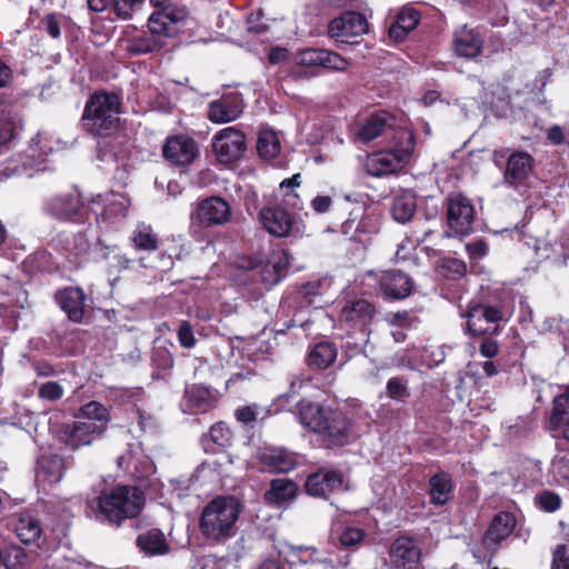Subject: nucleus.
I'll use <instances>...</instances> for the list:
<instances>
[{"label": "nucleus", "instance_id": "obj_1", "mask_svg": "<svg viewBox=\"0 0 569 569\" xmlns=\"http://www.w3.org/2000/svg\"><path fill=\"white\" fill-rule=\"evenodd\" d=\"M298 417L305 428L331 445L342 446L353 436V425L340 409L301 400L298 403Z\"/></svg>", "mask_w": 569, "mask_h": 569}, {"label": "nucleus", "instance_id": "obj_2", "mask_svg": "<svg viewBox=\"0 0 569 569\" xmlns=\"http://www.w3.org/2000/svg\"><path fill=\"white\" fill-rule=\"evenodd\" d=\"M187 17V11L152 13L146 30L123 39V50L131 56H142L160 51L177 33L176 24Z\"/></svg>", "mask_w": 569, "mask_h": 569}, {"label": "nucleus", "instance_id": "obj_3", "mask_svg": "<svg viewBox=\"0 0 569 569\" xmlns=\"http://www.w3.org/2000/svg\"><path fill=\"white\" fill-rule=\"evenodd\" d=\"M121 98L107 91L94 92L86 102L82 128L94 137H107L119 128Z\"/></svg>", "mask_w": 569, "mask_h": 569}, {"label": "nucleus", "instance_id": "obj_4", "mask_svg": "<svg viewBox=\"0 0 569 569\" xmlns=\"http://www.w3.org/2000/svg\"><path fill=\"white\" fill-rule=\"evenodd\" d=\"M240 515V503L233 497H218L202 510L200 530L211 542H221L237 532V521Z\"/></svg>", "mask_w": 569, "mask_h": 569}, {"label": "nucleus", "instance_id": "obj_5", "mask_svg": "<svg viewBox=\"0 0 569 569\" xmlns=\"http://www.w3.org/2000/svg\"><path fill=\"white\" fill-rule=\"evenodd\" d=\"M415 149L411 131L400 130L391 149L370 154L366 161V171L372 177H383L401 170L409 163Z\"/></svg>", "mask_w": 569, "mask_h": 569}, {"label": "nucleus", "instance_id": "obj_6", "mask_svg": "<svg viewBox=\"0 0 569 569\" xmlns=\"http://www.w3.org/2000/svg\"><path fill=\"white\" fill-rule=\"evenodd\" d=\"M143 507V499L136 488L120 486L101 493L99 508L114 523L137 517Z\"/></svg>", "mask_w": 569, "mask_h": 569}, {"label": "nucleus", "instance_id": "obj_7", "mask_svg": "<svg viewBox=\"0 0 569 569\" xmlns=\"http://www.w3.org/2000/svg\"><path fill=\"white\" fill-rule=\"evenodd\" d=\"M446 217L449 230L443 236L466 237L472 231L475 208L471 201L461 193L448 196L446 201Z\"/></svg>", "mask_w": 569, "mask_h": 569}, {"label": "nucleus", "instance_id": "obj_8", "mask_svg": "<svg viewBox=\"0 0 569 569\" xmlns=\"http://www.w3.org/2000/svg\"><path fill=\"white\" fill-rule=\"evenodd\" d=\"M288 263L289 254L284 250H273L267 261L257 257H241L236 262L240 269H259L261 281L267 287H272L280 281Z\"/></svg>", "mask_w": 569, "mask_h": 569}, {"label": "nucleus", "instance_id": "obj_9", "mask_svg": "<svg viewBox=\"0 0 569 569\" xmlns=\"http://www.w3.org/2000/svg\"><path fill=\"white\" fill-rule=\"evenodd\" d=\"M190 217L194 227L211 228L222 226L231 219V207L221 197H209L194 206Z\"/></svg>", "mask_w": 569, "mask_h": 569}, {"label": "nucleus", "instance_id": "obj_10", "mask_svg": "<svg viewBox=\"0 0 569 569\" xmlns=\"http://www.w3.org/2000/svg\"><path fill=\"white\" fill-rule=\"evenodd\" d=\"M259 220L270 234L278 238L298 237L303 232L301 222L278 206L262 208L259 212Z\"/></svg>", "mask_w": 569, "mask_h": 569}, {"label": "nucleus", "instance_id": "obj_11", "mask_svg": "<svg viewBox=\"0 0 569 569\" xmlns=\"http://www.w3.org/2000/svg\"><path fill=\"white\" fill-rule=\"evenodd\" d=\"M212 148L221 163L233 162L247 149L244 134L236 127H227L213 136Z\"/></svg>", "mask_w": 569, "mask_h": 569}, {"label": "nucleus", "instance_id": "obj_12", "mask_svg": "<svg viewBox=\"0 0 569 569\" xmlns=\"http://www.w3.org/2000/svg\"><path fill=\"white\" fill-rule=\"evenodd\" d=\"M467 319V329L472 336L493 333L498 322L502 319V311L492 306L471 303L463 316Z\"/></svg>", "mask_w": 569, "mask_h": 569}, {"label": "nucleus", "instance_id": "obj_13", "mask_svg": "<svg viewBox=\"0 0 569 569\" xmlns=\"http://www.w3.org/2000/svg\"><path fill=\"white\" fill-rule=\"evenodd\" d=\"M102 426L89 423L84 420L77 418L71 423L66 425L60 433V440L68 448L76 450L83 446H90L96 439L100 438Z\"/></svg>", "mask_w": 569, "mask_h": 569}, {"label": "nucleus", "instance_id": "obj_14", "mask_svg": "<svg viewBox=\"0 0 569 569\" xmlns=\"http://www.w3.org/2000/svg\"><path fill=\"white\" fill-rule=\"evenodd\" d=\"M43 210L62 221H79L83 216V203L77 193H63L48 199Z\"/></svg>", "mask_w": 569, "mask_h": 569}, {"label": "nucleus", "instance_id": "obj_15", "mask_svg": "<svg viewBox=\"0 0 569 569\" xmlns=\"http://www.w3.org/2000/svg\"><path fill=\"white\" fill-rule=\"evenodd\" d=\"M376 309L368 300L352 298L343 302L339 311V320L353 329H365L371 323Z\"/></svg>", "mask_w": 569, "mask_h": 569}, {"label": "nucleus", "instance_id": "obj_16", "mask_svg": "<svg viewBox=\"0 0 569 569\" xmlns=\"http://www.w3.org/2000/svg\"><path fill=\"white\" fill-rule=\"evenodd\" d=\"M244 103L241 94L229 92L208 106V119L213 123H227L237 120L243 112Z\"/></svg>", "mask_w": 569, "mask_h": 569}, {"label": "nucleus", "instance_id": "obj_17", "mask_svg": "<svg viewBox=\"0 0 569 569\" xmlns=\"http://www.w3.org/2000/svg\"><path fill=\"white\" fill-rule=\"evenodd\" d=\"M305 488L308 495L328 498L343 488V476L333 469H320L308 476Z\"/></svg>", "mask_w": 569, "mask_h": 569}, {"label": "nucleus", "instance_id": "obj_18", "mask_svg": "<svg viewBox=\"0 0 569 569\" xmlns=\"http://www.w3.org/2000/svg\"><path fill=\"white\" fill-rule=\"evenodd\" d=\"M366 18L358 12H346L329 23V34L340 42H349L351 38L367 32Z\"/></svg>", "mask_w": 569, "mask_h": 569}, {"label": "nucleus", "instance_id": "obj_19", "mask_svg": "<svg viewBox=\"0 0 569 569\" xmlns=\"http://www.w3.org/2000/svg\"><path fill=\"white\" fill-rule=\"evenodd\" d=\"M162 151L163 157L177 166L191 163L199 153L197 142L187 136L168 138Z\"/></svg>", "mask_w": 569, "mask_h": 569}, {"label": "nucleus", "instance_id": "obj_20", "mask_svg": "<svg viewBox=\"0 0 569 569\" xmlns=\"http://www.w3.org/2000/svg\"><path fill=\"white\" fill-rule=\"evenodd\" d=\"M129 208V200L120 193L98 194L91 201V210L102 220H110L117 217H124Z\"/></svg>", "mask_w": 569, "mask_h": 569}, {"label": "nucleus", "instance_id": "obj_21", "mask_svg": "<svg viewBox=\"0 0 569 569\" xmlns=\"http://www.w3.org/2000/svg\"><path fill=\"white\" fill-rule=\"evenodd\" d=\"M214 392L203 385H191L187 387L181 402V408L186 413L207 412L216 403Z\"/></svg>", "mask_w": 569, "mask_h": 569}, {"label": "nucleus", "instance_id": "obj_22", "mask_svg": "<svg viewBox=\"0 0 569 569\" xmlns=\"http://www.w3.org/2000/svg\"><path fill=\"white\" fill-rule=\"evenodd\" d=\"M420 555L416 541L406 536L397 538L389 551L390 560L398 569L411 568L419 561Z\"/></svg>", "mask_w": 569, "mask_h": 569}, {"label": "nucleus", "instance_id": "obj_23", "mask_svg": "<svg viewBox=\"0 0 569 569\" xmlns=\"http://www.w3.org/2000/svg\"><path fill=\"white\" fill-rule=\"evenodd\" d=\"M532 158L523 151H515L508 156L503 180L508 186L517 187L522 183L532 171Z\"/></svg>", "mask_w": 569, "mask_h": 569}, {"label": "nucleus", "instance_id": "obj_24", "mask_svg": "<svg viewBox=\"0 0 569 569\" xmlns=\"http://www.w3.org/2000/svg\"><path fill=\"white\" fill-rule=\"evenodd\" d=\"M382 293L391 299H403L411 293L412 280L399 270L383 271L379 277Z\"/></svg>", "mask_w": 569, "mask_h": 569}, {"label": "nucleus", "instance_id": "obj_25", "mask_svg": "<svg viewBox=\"0 0 569 569\" xmlns=\"http://www.w3.org/2000/svg\"><path fill=\"white\" fill-rule=\"evenodd\" d=\"M516 526L515 517L509 512L498 513L482 538L485 548L495 552L497 546L513 531Z\"/></svg>", "mask_w": 569, "mask_h": 569}, {"label": "nucleus", "instance_id": "obj_26", "mask_svg": "<svg viewBox=\"0 0 569 569\" xmlns=\"http://www.w3.org/2000/svg\"><path fill=\"white\" fill-rule=\"evenodd\" d=\"M259 460L263 468L270 472H289L296 465V456L286 449L266 447L259 453Z\"/></svg>", "mask_w": 569, "mask_h": 569}, {"label": "nucleus", "instance_id": "obj_27", "mask_svg": "<svg viewBox=\"0 0 569 569\" xmlns=\"http://www.w3.org/2000/svg\"><path fill=\"white\" fill-rule=\"evenodd\" d=\"M56 301L72 321L82 320L86 306V296L82 289L64 288L56 293Z\"/></svg>", "mask_w": 569, "mask_h": 569}, {"label": "nucleus", "instance_id": "obj_28", "mask_svg": "<svg viewBox=\"0 0 569 569\" xmlns=\"http://www.w3.org/2000/svg\"><path fill=\"white\" fill-rule=\"evenodd\" d=\"M63 475V460L57 455L42 456L38 460L36 481L39 486L58 483Z\"/></svg>", "mask_w": 569, "mask_h": 569}, {"label": "nucleus", "instance_id": "obj_29", "mask_svg": "<svg viewBox=\"0 0 569 569\" xmlns=\"http://www.w3.org/2000/svg\"><path fill=\"white\" fill-rule=\"evenodd\" d=\"M420 20V13L413 8L401 9L396 21L389 28V37L395 41H402L412 31Z\"/></svg>", "mask_w": 569, "mask_h": 569}, {"label": "nucleus", "instance_id": "obj_30", "mask_svg": "<svg viewBox=\"0 0 569 569\" xmlns=\"http://www.w3.org/2000/svg\"><path fill=\"white\" fill-rule=\"evenodd\" d=\"M138 548L147 556H161L169 551L164 535L159 529H150L137 537Z\"/></svg>", "mask_w": 569, "mask_h": 569}, {"label": "nucleus", "instance_id": "obj_31", "mask_svg": "<svg viewBox=\"0 0 569 569\" xmlns=\"http://www.w3.org/2000/svg\"><path fill=\"white\" fill-rule=\"evenodd\" d=\"M13 527L17 537L23 543H31L37 541L42 533V528L39 520L29 512L18 513L16 516Z\"/></svg>", "mask_w": 569, "mask_h": 569}, {"label": "nucleus", "instance_id": "obj_32", "mask_svg": "<svg viewBox=\"0 0 569 569\" xmlns=\"http://www.w3.org/2000/svg\"><path fill=\"white\" fill-rule=\"evenodd\" d=\"M453 49L461 57L473 58L481 50V40L473 30L463 27L456 32Z\"/></svg>", "mask_w": 569, "mask_h": 569}, {"label": "nucleus", "instance_id": "obj_33", "mask_svg": "<svg viewBox=\"0 0 569 569\" xmlns=\"http://www.w3.org/2000/svg\"><path fill=\"white\" fill-rule=\"evenodd\" d=\"M337 358V348L331 342H319L309 352L307 363L316 370L330 367Z\"/></svg>", "mask_w": 569, "mask_h": 569}, {"label": "nucleus", "instance_id": "obj_34", "mask_svg": "<svg viewBox=\"0 0 569 569\" xmlns=\"http://www.w3.org/2000/svg\"><path fill=\"white\" fill-rule=\"evenodd\" d=\"M30 555L16 543L0 545V567L6 569H18L29 566Z\"/></svg>", "mask_w": 569, "mask_h": 569}, {"label": "nucleus", "instance_id": "obj_35", "mask_svg": "<svg viewBox=\"0 0 569 569\" xmlns=\"http://www.w3.org/2000/svg\"><path fill=\"white\" fill-rule=\"evenodd\" d=\"M391 116L386 111H380L372 114L358 130V138L361 141L368 142L380 134H382L386 128L389 126Z\"/></svg>", "mask_w": 569, "mask_h": 569}, {"label": "nucleus", "instance_id": "obj_36", "mask_svg": "<svg viewBox=\"0 0 569 569\" xmlns=\"http://www.w3.org/2000/svg\"><path fill=\"white\" fill-rule=\"evenodd\" d=\"M76 418L84 420L89 423H96L102 426V432L107 430L110 422L109 410L98 401H89L79 408V413Z\"/></svg>", "mask_w": 569, "mask_h": 569}, {"label": "nucleus", "instance_id": "obj_37", "mask_svg": "<svg viewBox=\"0 0 569 569\" xmlns=\"http://www.w3.org/2000/svg\"><path fill=\"white\" fill-rule=\"evenodd\" d=\"M430 497L435 505H445L450 499L452 490L451 478L441 472L430 478Z\"/></svg>", "mask_w": 569, "mask_h": 569}, {"label": "nucleus", "instance_id": "obj_38", "mask_svg": "<svg viewBox=\"0 0 569 569\" xmlns=\"http://www.w3.org/2000/svg\"><path fill=\"white\" fill-rule=\"evenodd\" d=\"M297 493V486L293 481L280 478L271 481L266 498L270 502L281 503L292 499Z\"/></svg>", "mask_w": 569, "mask_h": 569}, {"label": "nucleus", "instance_id": "obj_39", "mask_svg": "<svg viewBox=\"0 0 569 569\" xmlns=\"http://www.w3.org/2000/svg\"><path fill=\"white\" fill-rule=\"evenodd\" d=\"M416 198L410 192H403L393 199L391 214L398 222L409 221L416 211Z\"/></svg>", "mask_w": 569, "mask_h": 569}, {"label": "nucleus", "instance_id": "obj_40", "mask_svg": "<svg viewBox=\"0 0 569 569\" xmlns=\"http://www.w3.org/2000/svg\"><path fill=\"white\" fill-rule=\"evenodd\" d=\"M280 149V140L276 131L263 129L259 132L257 151L261 158L273 159L279 154Z\"/></svg>", "mask_w": 569, "mask_h": 569}, {"label": "nucleus", "instance_id": "obj_41", "mask_svg": "<svg viewBox=\"0 0 569 569\" xmlns=\"http://www.w3.org/2000/svg\"><path fill=\"white\" fill-rule=\"evenodd\" d=\"M548 430L556 439H563L569 442V410L552 408L549 420Z\"/></svg>", "mask_w": 569, "mask_h": 569}, {"label": "nucleus", "instance_id": "obj_42", "mask_svg": "<svg viewBox=\"0 0 569 569\" xmlns=\"http://www.w3.org/2000/svg\"><path fill=\"white\" fill-rule=\"evenodd\" d=\"M301 184V174L296 173L291 178L284 179L279 184V192L286 206L300 210L302 207L301 200L296 192V189Z\"/></svg>", "mask_w": 569, "mask_h": 569}, {"label": "nucleus", "instance_id": "obj_43", "mask_svg": "<svg viewBox=\"0 0 569 569\" xmlns=\"http://www.w3.org/2000/svg\"><path fill=\"white\" fill-rule=\"evenodd\" d=\"M132 242L138 250H156L158 247V237L151 226L139 223L132 232Z\"/></svg>", "mask_w": 569, "mask_h": 569}, {"label": "nucleus", "instance_id": "obj_44", "mask_svg": "<svg viewBox=\"0 0 569 569\" xmlns=\"http://www.w3.org/2000/svg\"><path fill=\"white\" fill-rule=\"evenodd\" d=\"M365 538V530L353 526H345L338 533V540L340 545L346 548L360 546Z\"/></svg>", "mask_w": 569, "mask_h": 569}, {"label": "nucleus", "instance_id": "obj_45", "mask_svg": "<svg viewBox=\"0 0 569 569\" xmlns=\"http://www.w3.org/2000/svg\"><path fill=\"white\" fill-rule=\"evenodd\" d=\"M53 136L46 130H41L31 138L30 148L33 152H37L38 156H46L53 150Z\"/></svg>", "mask_w": 569, "mask_h": 569}, {"label": "nucleus", "instance_id": "obj_46", "mask_svg": "<svg viewBox=\"0 0 569 569\" xmlns=\"http://www.w3.org/2000/svg\"><path fill=\"white\" fill-rule=\"evenodd\" d=\"M550 569H569V540L555 547Z\"/></svg>", "mask_w": 569, "mask_h": 569}, {"label": "nucleus", "instance_id": "obj_47", "mask_svg": "<svg viewBox=\"0 0 569 569\" xmlns=\"http://www.w3.org/2000/svg\"><path fill=\"white\" fill-rule=\"evenodd\" d=\"M320 67L329 70L342 71L347 68L348 62L338 53L322 49L320 52Z\"/></svg>", "mask_w": 569, "mask_h": 569}, {"label": "nucleus", "instance_id": "obj_48", "mask_svg": "<svg viewBox=\"0 0 569 569\" xmlns=\"http://www.w3.org/2000/svg\"><path fill=\"white\" fill-rule=\"evenodd\" d=\"M209 436L212 442L220 448L227 447L231 440V431L223 422L213 425Z\"/></svg>", "mask_w": 569, "mask_h": 569}, {"label": "nucleus", "instance_id": "obj_49", "mask_svg": "<svg viewBox=\"0 0 569 569\" xmlns=\"http://www.w3.org/2000/svg\"><path fill=\"white\" fill-rule=\"evenodd\" d=\"M61 14L49 13L40 21V28L44 30L50 37L57 39L61 34Z\"/></svg>", "mask_w": 569, "mask_h": 569}, {"label": "nucleus", "instance_id": "obj_50", "mask_svg": "<svg viewBox=\"0 0 569 569\" xmlns=\"http://www.w3.org/2000/svg\"><path fill=\"white\" fill-rule=\"evenodd\" d=\"M177 337L180 346L186 349H191L196 346L197 339L193 328L188 321H182L177 330Z\"/></svg>", "mask_w": 569, "mask_h": 569}, {"label": "nucleus", "instance_id": "obj_51", "mask_svg": "<svg viewBox=\"0 0 569 569\" xmlns=\"http://www.w3.org/2000/svg\"><path fill=\"white\" fill-rule=\"evenodd\" d=\"M387 391L389 397L396 400L402 399L409 395L407 389V381L399 377L389 379L387 383Z\"/></svg>", "mask_w": 569, "mask_h": 569}, {"label": "nucleus", "instance_id": "obj_52", "mask_svg": "<svg viewBox=\"0 0 569 569\" xmlns=\"http://www.w3.org/2000/svg\"><path fill=\"white\" fill-rule=\"evenodd\" d=\"M537 503L542 510L553 512L560 508L561 500L558 495L545 491L537 496Z\"/></svg>", "mask_w": 569, "mask_h": 569}, {"label": "nucleus", "instance_id": "obj_53", "mask_svg": "<svg viewBox=\"0 0 569 569\" xmlns=\"http://www.w3.org/2000/svg\"><path fill=\"white\" fill-rule=\"evenodd\" d=\"M143 0H113V10L121 19L131 18L132 11L142 3Z\"/></svg>", "mask_w": 569, "mask_h": 569}, {"label": "nucleus", "instance_id": "obj_54", "mask_svg": "<svg viewBox=\"0 0 569 569\" xmlns=\"http://www.w3.org/2000/svg\"><path fill=\"white\" fill-rule=\"evenodd\" d=\"M63 396V388L56 381H48L39 388V397L54 401Z\"/></svg>", "mask_w": 569, "mask_h": 569}, {"label": "nucleus", "instance_id": "obj_55", "mask_svg": "<svg viewBox=\"0 0 569 569\" xmlns=\"http://www.w3.org/2000/svg\"><path fill=\"white\" fill-rule=\"evenodd\" d=\"M322 49L308 48L300 51L297 56V61L302 66L320 67L321 58L320 52Z\"/></svg>", "mask_w": 569, "mask_h": 569}, {"label": "nucleus", "instance_id": "obj_56", "mask_svg": "<svg viewBox=\"0 0 569 569\" xmlns=\"http://www.w3.org/2000/svg\"><path fill=\"white\" fill-rule=\"evenodd\" d=\"M552 473L558 479L569 481V456L556 457L553 459Z\"/></svg>", "mask_w": 569, "mask_h": 569}, {"label": "nucleus", "instance_id": "obj_57", "mask_svg": "<svg viewBox=\"0 0 569 569\" xmlns=\"http://www.w3.org/2000/svg\"><path fill=\"white\" fill-rule=\"evenodd\" d=\"M466 250L471 260H479L486 257L489 252L488 243L482 240H476L466 244Z\"/></svg>", "mask_w": 569, "mask_h": 569}, {"label": "nucleus", "instance_id": "obj_58", "mask_svg": "<svg viewBox=\"0 0 569 569\" xmlns=\"http://www.w3.org/2000/svg\"><path fill=\"white\" fill-rule=\"evenodd\" d=\"M386 320L393 328H407L410 326L409 313L407 311L391 312L387 315Z\"/></svg>", "mask_w": 569, "mask_h": 569}, {"label": "nucleus", "instance_id": "obj_59", "mask_svg": "<svg viewBox=\"0 0 569 569\" xmlns=\"http://www.w3.org/2000/svg\"><path fill=\"white\" fill-rule=\"evenodd\" d=\"M332 204V199L329 196H317L311 200V208L317 213H326Z\"/></svg>", "mask_w": 569, "mask_h": 569}, {"label": "nucleus", "instance_id": "obj_60", "mask_svg": "<svg viewBox=\"0 0 569 569\" xmlns=\"http://www.w3.org/2000/svg\"><path fill=\"white\" fill-rule=\"evenodd\" d=\"M89 247L90 244L88 238L82 232H79L77 236H74V242L69 247V250L74 252V254H81L87 252Z\"/></svg>", "mask_w": 569, "mask_h": 569}, {"label": "nucleus", "instance_id": "obj_61", "mask_svg": "<svg viewBox=\"0 0 569 569\" xmlns=\"http://www.w3.org/2000/svg\"><path fill=\"white\" fill-rule=\"evenodd\" d=\"M151 4L154 7L153 13H169L170 11H186L182 8H178L172 4V0H150Z\"/></svg>", "mask_w": 569, "mask_h": 569}, {"label": "nucleus", "instance_id": "obj_62", "mask_svg": "<svg viewBox=\"0 0 569 569\" xmlns=\"http://www.w3.org/2000/svg\"><path fill=\"white\" fill-rule=\"evenodd\" d=\"M552 408L569 410V385L562 387L561 393L555 397Z\"/></svg>", "mask_w": 569, "mask_h": 569}, {"label": "nucleus", "instance_id": "obj_63", "mask_svg": "<svg viewBox=\"0 0 569 569\" xmlns=\"http://www.w3.org/2000/svg\"><path fill=\"white\" fill-rule=\"evenodd\" d=\"M236 417L243 423H250L256 420L257 413L254 407H242L237 409Z\"/></svg>", "mask_w": 569, "mask_h": 569}, {"label": "nucleus", "instance_id": "obj_64", "mask_svg": "<svg viewBox=\"0 0 569 569\" xmlns=\"http://www.w3.org/2000/svg\"><path fill=\"white\" fill-rule=\"evenodd\" d=\"M499 347L497 341L485 339L480 345V353L486 358H492L498 353Z\"/></svg>", "mask_w": 569, "mask_h": 569}]
</instances>
